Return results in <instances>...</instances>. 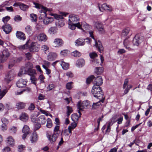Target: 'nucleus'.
Here are the masks:
<instances>
[{
  "label": "nucleus",
  "mask_w": 152,
  "mask_h": 152,
  "mask_svg": "<svg viewBox=\"0 0 152 152\" xmlns=\"http://www.w3.org/2000/svg\"><path fill=\"white\" fill-rule=\"evenodd\" d=\"M102 88L99 86L94 85L91 90V92L95 97L99 99L103 98V93Z\"/></svg>",
  "instance_id": "nucleus-1"
},
{
  "label": "nucleus",
  "mask_w": 152,
  "mask_h": 152,
  "mask_svg": "<svg viewBox=\"0 0 152 152\" xmlns=\"http://www.w3.org/2000/svg\"><path fill=\"white\" fill-rule=\"evenodd\" d=\"M89 104V102L88 101L86 100L83 101L82 102H78L77 104V109H79L78 112L80 116L81 113L80 111H83V109H87Z\"/></svg>",
  "instance_id": "nucleus-2"
},
{
  "label": "nucleus",
  "mask_w": 152,
  "mask_h": 152,
  "mask_svg": "<svg viewBox=\"0 0 152 152\" xmlns=\"http://www.w3.org/2000/svg\"><path fill=\"white\" fill-rule=\"evenodd\" d=\"M42 9H43L45 11H43L42 13H44V17H45L43 20V22L45 24L47 25L53 21V19L52 17L48 18L46 17L47 14L46 12L47 11H49L48 9L44 7H42Z\"/></svg>",
  "instance_id": "nucleus-3"
},
{
  "label": "nucleus",
  "mask_w": 152,
  "mask_h": 152,
  "mask_svg": "<svg viewBox=\"0 0 152 152\" xmlns=\"http://www.w3.org/2000/svg\"><path fill=\"white\" fill-rule=\"evenodd\" d=\"M10 56L9 52L7 49L4 50L1 54L0 55V62L1 63L5 62Z\"/></svg>",
  "instance_id": "nucleus-4"
},
{
  "label": "nucleus",
  "mask_w": 152,
  "mask_h": 152,
  "mask_svg": "<svg viewBox=\"0 0 152 152\" xmlns=\"http://www.w3.org/2000/svg\"><path fill=\"white\" fill-rule=\"evenodd\" d=\"M15 75V73L13 70H11L7 73L5 78V80L8 83L13 78Z\"/></svg>",
  "instance_id": "nucleus-5"
},
{
  "label": "nucleus",
  "mask_w": 152,
  "mask_h": 152,
  "mask_svg": "<svg viewBox=\"0 0 152 152\" xmlns=\"http://www.w3.org/2000/svg\"><path fill=\"white\" fill-rule=\"evenodd\" d=\"M79 18L77 15H71L69 16L68 22L76 24L77 22L79 21Z\"/></svg>",
  "instance_id": "nucleus-6"
},
{
  "label": "nucleus",
  "mask_w": 152,
  "mask_h": 152,
  "mask_svg": "<svg viewBox=\"0 0 152 152\" xmlns=\"http://www.w3.org/2000/svg\"><path fill=\"white\" fill-rule=\"evenodd\" d=\"M47 137L49 140L50 141V142L51 143L54 142L57 139L58 135V133H54L51 136L50 134L49 133H47L46 134Z\"/></svg>",
  "instance_id": "nucleus-7"
},
{
  "label": "nucleus",
  "mask_w": 152,
  "mask_h": 152,
  "mask_svg": "<svg viewBox=\"0 0 152 152\" xmlns=\"http://www.w3.org/2000/svg\"><path fill=\"white\" fill-rule=\"evenodd\" d=\"M98 7L99 10L101 12H103L105 10L111 11L112 10V8L111 7L105 3L101 5V6L98 4Z\"/></svg>",
  "instance_id": "nucleus-8"
},
{
  "label": "nucleus",
  "mask_w": 152,
  "mask_h": 152,
  "mask_svg": "<svg viewBox=\"0 0 152 152\" xmlns=\"http://www.w3.org/2000/svg\"><path fill=\"white\" fill-rule=\"evenodd\" d=\"M94 26L98 30L100 34H103L104 33V29L103 25L101 23L99 22H95Z\"/></svg>",
  "instance_id": "nucleus-9"
},
{
  "label": "nucleus",
  "mask_w": 152,
  "mask_h": 152,
  "mask_svg": "<svg viewBox=\"0 0 152 152\" xmlns=\"http://www.w3.org/2000/svg\"><path fill=\"white\" fill-rule=\"evenodd\" d=\"M26 83L27 82L26 80L20 79L17 82L16 85L19 88H22L26 86Z\"/></svg>",
  "instance_id": "nucleus-10"
},
{
  "label": "nucleus",
  "mask_w": 152,
  "mask_h": 152,
  "mask_svg": "<svg viewBox=\"0 0 152 152\" xmlns=\"http://www.w3.org/2000/svg\"><path fill=\"white\" fill-rule=\"evenodd\" d=\"M63 44L62 40L60 38L55 39L53 42V46L55 47H60L62 46Z\"/></svg>",
  "instance_id": "nucleus-11"
},
{
  "label": "nucleus",
  "mask_w": 152,
  "mask_h": 152,
  "mask_svg": "<svg viewBox=\"0 0 152 152\" xmlns=\"http://www.w3.org/2000/svg\"><path fill=\"white\" fill-rule=\"evenodd\" d=\"M22 132L23 133V134L22 136V139L23 140L25 139L27 135L29 133V128L27 125H25L22 129Z\"/></svg>",
  "instance_id": "nucleus-12"
},
{
  "label": "nucleus",
  "mask_w": 152,
  "mask_h": 152,
  "mask_svg": "<svg viewBox=\"0 0 152 152\" xmlns=\"http://www.w3.org/2000/svg\"><path fill=\"white\" fill-rule=\"evenodd\" d=\"M37 43L36 42H34L31 43L30 47L29 50L31 52H38L39 48L37 46Z\"/></svg>",
  "instance_id": "nucleus-13"
},
{
  "label": "nucleus",
  "mask_w": 152,
  "mask_h": 152,
  "mask_svg": "<svg viewBox=\"0 0 152 152\" xmlns=\"http://www.w3.org/2000/svg\"><path fill=\"white\" fill-rule=\"evenodd\" d=\"M37 39L39 41L45 42L47 40L48 37L44 33H41L37 36Z\"/></svg>",
  "instance_id": "nucleus-14"
},
{
  "label": "nucleus",
  "mask_w": 152,
  "mask_h": 152,
  "mask_svg": "<svg viewBox=\"0 0 152 152\" xmlns=\"http://www.w3.org/2000/svg\"><path fill=\"white\" fill-rule=\"evenodd\" d=\"M103 83V80L102 77L100 76H97L94 82V85L100 86Z\"/></svg>",
  "instance_id": "nucleus-15"
},
{
  "label": "nucleus",
  "mask_w": 152,
  "mask_h": 152,
  "mask_svg": "<svg viewBox=\"0 0 152 152\" xmlns=\"http://www.w3.org/2000/svg\"><path fill=\"white\" fill-rule=\"evenodd\" d=\"M2 29L6 34H8L11 31L12 28L10 24H6L2 27Z\"/></svg>",
  "instance_id": "nucleus-16"
},
{
  "label": "nucleus",
  "mask_w": 152,
  "mask_h": 152,
  "mask_svg": "<svg viewBox=\"0 0 152 152\" xmlns=\"http://www.w3.org/2000/svg\"><path fill=\"white\" fill-rule=\"evenodd\" d=\"M75 45L77 46H83L85 44V39H84L79 38L75 42Z\"/></svg>",
  "instance_id": "nucleus-17"
},
{
  "label": "nucleus",
  "mask_w": 152,
  "mask_h": 152,
  "mask_svg": "<svg viewBox=\"0 0 152 152\" xmlns=\"http://www.w3.org/2000/svg\"><path fill=\"white\" fill-rule=\"evenodd\" d=\"M142 41V39L138 35H136L133 40L134 45H138Z\"/></svg>",
  "instance_id": "nucleus-18"
},
{
  "label": "nucleus",
  "mask_w": 152,
  "mask_h": 152,
  "mask_svg": "<svg viewBox=\"0 0 152 152\" xmlns=\"http://www.w3.org/2000/svg\"><path fill=\"white\" fill-rule=\"evenodd\" d=\"M85 64V60L82 58L79 59L76 62V66L78 67H81Z\"/></svg>",
  "instance_id": "nucleus-19"
},
{
  "label": "nucleus",
  "mask_w": 152,
  "mask_h": 152,
  "mask_svg": "<svg viewBox=\"0 0 152 152\" xmlns=\"http://www.w3.org/2000/svg\"><path fill=\"white\" fill-rule=\"evenodd\" d=\"M16 34L17 38L19 39L23 40L26 39L24 34L21 31H17Z\"/></svg>",
  "instance_id": "nucleus-20"
},
{
  "label": "nucleus",
  "mask_w": 152,
  "mask_h": 152,
  "mask_svg": "<svg viewBox=\"0 0 152 152\" xmlns=\"http://www.w3.org/2000/svg\"><path fill=\"white\" fill-rule=\"evenodd\" d=\"M46 118L44 115H40L37 119V122L40 124H44L46 122Z\"/></svg>",
  "instance_id": "nucleus-21"
},
{
  "label": "nucleus",
  "mask_w": 152,
  "mask_h": 152,
  "mask_svg": "<svg viewBox=\"0 0 152 152\" xmlns=\"http://www.w3.org/2000/svg\"><path fill=\"white\" fill-rule=\"evenodd\" d=\"M56 54L54 53H50L47 57V59L49 61H53L57 57Z\"/></svg>",
  "instance_id": "nucleus-22"
},
{
  "label": "nucleus",
  "mask_w": 152,
  "mask_h": 152,
  "mask_svg": "<svg viewBox=\"0 0 152 152\" xmlns=\"http://www.w3.org/2000/svg\"><path fill=\"white\" fill-rule=\"evenodd\" d=\"M38 139V136L35 132H34L31 136L30 141L32 143L36 142Z\"/></svg>",
  "instance_id": "nucleus-23"
},
{
  "label": "nucleus",
  "mask_w": 152,
  "mask_h": 152,
  "mask_svg": "<svg viewBox=\"0 0 152 152\" xmlns=\"http://www.w3.org/2000/svg\"><path fill=\"white\" fill-rule=\"evenodd\" d=\"M24 73L28 74L30 76L36 75H37L35 70L32 69L27 70L26 71H24Z\"/></svg>",
  "instance_id": "nucleus-24"
},
{
  "label": "nucleus",
  "mask_w": 152,
  "mask_h": 152,
  "mask_svg": "<svg viewBox=\"0 0 152 152\" xmlns=\"http://www.w3.org/2000/svg\"><path fill=\"white\" fill-rule=\"evenodd\" d=\"M33 64L31 62H28L26 63L23 69H24V71H26L27 70L33 69Z\"/></svg>",
  "instance_id": "nucleus-25"
},
{
  "label": "nucleus",
  "mask_w": 152,
  "mask_h": 152,
  "mask_svg": "<svg viewBox=\"0 0 152 152\" xmlns=\"http://www.w3.org/2000/svg\"><path fill=\"white\" fill-rule=\"evenodd\" d=\"M95 45L96 48L98 49L100 53H101L102 51H103L104 49L101 43L99 41L98 42H97L96 40H95Z\"/></svg>",
  "instance_id": "nucleus-26"
},
{
  "label": "nucleus",
  "mask_w": 152,
  "mask_h": 152,
  "mask_svg": "<svg viewBox=\"0 0 152 152\" xmlns=\"http://www.w3.org/2000/svg\"><path fill=\"white\" fill-rule=\"evenodd\" d=\"M59 64L64 70H67L69 68V64L68 63L65 62L63 61H61Z\"/></svg>",
  "instance_id": "nucleus-27"
},
{
  "label": "nucleus",
  "mask_w": 152,
  "mask_h": 152,
  "mask_svg": "<svg viewBox=\"0 0 152 152\" xmlns=\"http://www.w3.org/2000/svg\"><path fill=\"white\" fill-rule=\"evenodd\" d=\"M25 31L29 35L32 34L33 32L32 27L29 26H27L25 28Z\"/></svg>",
  "instance_id": "nucleus-28"
},
{
  "label": "nucleus",
  "mask_w": 152,
  "mask_h": 152,
  "mask_svg": "<svg viewBox=\"0 0 152 152\" xmlns=\"http://www.w3.org/2000/svg\"><path fill=\"white\" fill-rule=\"evenodd\" d=\"M20 119L24 122H26L28 120V116L25 113H22L20 116Z\"/></svg>",
  "instance_id": "nucleus-29"
},
{
  "label": "nucleus",
  "mask_w": 152,
  "mask_h": 152,
  "mask_svg": "<svg viewBox=\"0 0 152 152\" xmlns=\"http://www.w3.org/2000/svg\"><path fill=\"white\" fill-rule=\"evenodd\" d=\"M77 126V124L75 122H74L72 123L71 125L69 126L68 127L69 133L70 134L72 133V130L75 129Z\"/></svg>",
  "instance_id": "nucleus-30"
},
{
  "label": "nucleus",
  "mask_w": 152,
  "mask_h": 152,
  "mask_svg": "<svg viewBox=\"0 0 152 152\" xmlns=\"http://www.w3.org/2000/svg\"><path fill=\"white\" fill-rule=\"evenodd\" d=\"M16 106L18 109H22L25 108L26 104L23 102H19L16 103Z\"/></svg>",
  "instance_id": "nucleus-31"
},
{
  "label": "nucleus",
  "mask_w": 152,
  "mask_h": 152,
  "mask_svg": "<svg viewBox=\"0 0 152 152\" xmlns=\"http://www.w3.org/2000/svg\"><path fill=\"white\" fill-rule=\"evenodd\" d=\"M58 29L56 27H51L48 30V32L50 34H55L57 33Z\"/></svg>",
  "instance_id": "nucleus-32"
},
{
  "label": "nucleus",
  "mask_w": 152,
  "mask_h": 152,
  "mask_svg": "<svg viewBox=\"0 0 152 152\" xmlns=\"http://www.w3.org/2000/svg\"><path fill=\"white\" fill-rule=\"evenodd\" d=\"M17 130V127L15 126H12L9 129V132L12 134H15Z\"/></svg>",
  "instance_id": "nucleus-33"
},
{
  "label": "nucleus",
  "mask_w": 152,
  "mask_h": 152,
  "mask_svg": "<svg viewBox=\"0 0 152 152\" xmlns=\"http://www.w3.org/2000/svg\"><path fill=\"white\" fill-rule=\"evenodd\" d=\"M29 7L28 5L21 3L20 8L21 10L23 11H26L28 9Z\"/></svg>",
  "instance_id": "nucleus-34"
},
{
  "label": "nucleus",
  "mask_w": 152,
  "mask_h": 152,
  "mask_svg": "<svg viewBox=\"0 0 152 152\" xmlns=\"http://www.w3.org/2000/svg\"><path fill=\"white\" fill-rule=\"evenodd\" d=\"M7 143L10 145H12L14 144L15 141L13 138L11 136L8 137L7 138Z\"/></svg>",
  "instance_id": "nucleus-35"
},
{
  "label": "nucleus",
  "mask_w": 152,
  "mask_h": 152,
  "mask_svg": "<svg viewBox=\"0 0 152 152\" xmlns=\"http://www.w3.org/2000/svg\"><path fill=\"white\" fill-rule=\"evenodd\" d=\"M130 31V29L129 28H127L124 29L123 31L122 35L124 37L128 35Z\"/></svg>",
  "instance_id": "nucleus-36"
},
{
  "label": "nucleus",
  "mask_w": 152,
  "mask_h": 152,
  "mask_svg": "<svg viewBox=\"0 0 152 152\" xmlns=\"http://www.w3.org/2000/svg\"><path fill=\"white\" fill-rule=\"evenodd\" d=\"M79 118L77 114L76 113L73 114L71 116V119L74 122L77 121L79 119Z\"/></svg>",
  "instance_id": "nucleus-37"
},
{
  "label": "nucleus",
  "mask_w": 152,
  "mask_h": 152,
  "mask_svg": "<svg viewBox=\"0 0 152 152\" xmlns=\"http://www.w3.org/2000/svg\"><path fill=\"white\" fill-rule=\"evenodd\" d=\"M103 71V68L102 67L96 68L95 70V72L97 75L102 74Z\"/></svg>",
  "instance_id": "nucleus-38"
},
{
  "label": "nucleus",
  "mask_w": 152,
  "mask_h": 152,
  "mask_svg": "<svg viewBox=\"0 0 152 152\" xmlns=\"http://www.w3.org/2000/svg\"><path fill=\"white\" fill-rule=\"evenodd\" d=\"M104 102V100H99L98 102L94 103L92 106V109L96 108L97 106L100 105L101 104V103H103Z\"/></svg>",
  "instance_id": "nucleus-39"
},
{
  "label": "nucleus",
  "mask_w": 152,
  "mask_h": 152,
  "mask_svg": "<svg viewBox=\"0 0 152 152\" xmlns=\"http://www.w3.org/2000/svg\"><path fill=\"white\" fill-rule=\"evenodd\" d=\"M124 44L125 48L130 50V48L129 46L130 45V42L127 39H125L124 42Z\"/></svg>",
  "instance_id": "nucleus-40"
},
{
  "label": "nucleus",
  "mask_w": 152,
  "mask_h": 152,
  "mask_svg": "<svg viewBox=\"0 0 152 152\" xmlns=\"http://www.w3.org/2000/svg\"><path fill=\"white\" fill-rule=\"evenodd\" d=\"M71 55L75 57H79L81 55V53L77 50H75L71 53Z\"/></svg>",
  "instance_id": "nucleus-41"
},
{
  "label": "nucleus",
  "mask_w": 152,
  "mask_h": 152,
  "mask_svg": "<svg viewBox=\"0 0 152 152\" xmlns=\"http://www.w3.org/2000/svg\"><path fill=\"white\" fill-rule=\"evenodd\" d=\"M46 126L48 128H50L52 126V123L51 119L48 118L47 120Z\"/></svg>",
  "instance_id": "nucleus-42"
},
{
  "label": "nucleus",
  "mask_w": 152,
  "mask_h": 152,
  "mask_svg": "<svg viewBox=\"0 0 152 152\" xmlns=\"http://www.w3.org/2000/svg\"><path fill=\"white\" fill-rule=\"evenodd\" d=\"M30 17L32 21L35 22L37 21V17L36 14L34 13L31 14L30 15Z\"/></svg>",
  "instance_id": "nucleus-43"
},
{
  "label": "nucleus",
  "mask_w": 152,
  "mask_h": 152,
  "mask_svg": "<svg viewBox=\"0 0 152 152\" xmlns=\"http://www.w3.org/2000/svg\"><path fill=\"white\" fill-rule=\"evenodd\" d=\"M56 26H59L60 27H61L64 25V23L63 21V19L59 20L58 22L56 21Z\"/></svg>",
  "instance_id": "nucleus-44"
},
{
  "label": "nucleus",
  "mask_w": 152,
  "mask_h": 152,
  "mask_svg": "<svg viewBox=\"0 0 152 152\" xmlns=\"http://www.w3.org/2000/svg\"><path fill=\"white\" fill-rule=\"evenodd\" d=\"M7 91L6 90L1 91V87L0 85V99H1L6 93Z\"/></svg>",
  "instance_id": "nucleus-45"
},
{
  "label": "nucleus",
  "mask_w": 152,
  "mask_h": 152,
  "mask_svg": "<svg viewBox=\"0 0 152 152\" xmlns=\"http://www.w3.org/2000/svg\"><path fill=\"white\" fill-rule=\"evenodd\" d=\"M25 146L22 145H20L18 146V150L19 152H21L25 150Z\"/></svg>",
  "instance_id": "nucleus-46"
},
{
  "label": "nucleus",
  "mask_w": 152,
  "mask_h": 152,
  "mask_svg": "<svg viewBox=\"0 0 152 152\" xmlns=\"http://www.w3.org/2000/svg\"><path fill=\"white\" fill-rule=\"evenodd\" d=\"M73 82H68L66 84V88L68 90H70L73 88Z\"/></svg>",
  "instance_id": "nucleus-47"
},
{
  "label": "nucleus",
  "mask_w": 152,
  "mask_h": 152,
  "mask_svg": "<svg viewBox=\"0 0 152 152\" xmlns=\"http://www.w3.org/2000/svg\"><path fill=\"white\" fill-rule=\"evenodd\" d=\"M119 115H115L111 119V122H113V124L116 122L117 121V119L119 117Z\"/></svg>",
  "instance_id": "nucleus-48"
},
{
  "label": "nucleus",
  "mask_w": 152,
  "mask_h": 152,
  "mask_svg": "<svg viewBox=\"0 0 152 152\" xmlns=\"http://www.w3.org/2000/svg\"><path fill=\"white\" fill-rule=\"evenodd\" d=\"M56 87V86L53 84H50L47 87V89L48 91H50L52 90L53 89Z\"/></svg>",
  "instance_id": "nucleus-49"
},
{
  "label": "nucleus",
  "mask_w": 152,
  "mask_h": 152,
  "mask_svg": "<svg viewBox=\"0 0 152 152\" xmlns=\"http://www.w3.org/2000/svg\"><path fill=\"white\" fill-rule=\"evenodd\" d=\"M83 27L86 30H88L91 28V26L88 24L84 22L82 23Z\"/></svg>",
  "instance_id": "nucleus-50"
},
{
  "label": "nucleus",
  "mask_w": 152,
  "mask_h": 152,
  "mask_svg": "<svg viewBox=\"0 0 152 152\" xmlns=\"http://www.w3.org/2000/svg\"><path fill=\"white\" fill-rule=\"evenodd\" d=\"M1 121L3 124H8L9 123V120L5 117H3L1 118Z\"/></svg>",
  "instance_id": "nucleus-51"
},
{
  "label": "nucleus",
  "mask_w": 152,
  "mask_h": 152,
  "mask_svg": "<svg viewBox=\"0 0 152 152\" xmlns=\"http://www.w3.org/2000/svg\"><path fill=\"white\" fill-rule=\"evenodd\" d=\"M69 27L70 29L72 30H74L76 28V24L73 23L68 22Z\"/></svg>",
  "instance_id": "nucleus-52"
},
{
  "label": "nucleus",
  "mask_w": 152,
  "mask_h": 152,
  "mask_svg": "<svg viewBox=\"0 0 152 152\" xmlns=\"http://www.w3.org/2000/svg\"><path fill=\"white\" fill-rule=\"evenodd\" d=\"M66 108H67V114L68 116H69L70 114L73 112V110L72 108L70 107L69 106H67Z\"/></svg>",
  "instance_id": "nucleus-53"
},
{
  "label": "nucleus",
  "mask_w": 152,
  "mask_h": 152,
  "mask_svg": "<svg viewBox=\"0 0 152 152\" xmlns=\"http://www.w3.org/2000/svg\"><path fill=\"white\" fill-rule=\"evenodd\" d=\"M54 17L58 20H61V19H63L64 18L63 16L62 15L56 14H55Z\"/></svg>",
  "instance_id": "nucleus-54"
},
{
  "label": "nucleus",
  "mask_w": 152,
  "mask_h": 152,
  "mask_svg": "<svg viewBox=\"0 0 152 152\" xmlns=\"http://www.w3.org/2000/svg\"><path fill=\"white\" fill-rule=\"evenodd\" d=\"M89 56L91 58L93 59L97 56V54L96 53L93 52L90 53Z\"/></svg>",
  "instance_id": "nucleus-55"
},
{
  "label": "nucleus",
  "mask_w": 152,
  "mask_h": 152,
  "mask_svg": "<svg viewBox=\"0 0 152 152\" xmlns=\"http://www.w3.org/2000/svg\"><path fill=\"white\" fill-rule=\"evenodd\" d=\"M94 78V75H91L86 80V82L87 84L90 83Z\"/></svg>",
  "instance_id": "nucleus-56"
},
{
  "label": "nucleus",
  "mask_w": 152,
  "mask_h": 152,
  "mask_svg": "<svg viewBox=\"0 0 152 152\" xmlns=\"http://www.w3.org/2000/svg\"><path fill=\"white\" fill-rule=\"evenodd\" d=\"M21 19L22 18L19 15H16L14 18V20L15 21H20Z\"/></svg>",
  "instance_id": "nucleus-57"
},
{
  "label": "nucleus",
  "mask_w": 152,
  "mask_h": 152,
  "mask_svg": "<svg viewBox=\"0 0 152 152\" xmlns=\"http://www.w3.org/2000/svg\"><path fill=\"white\" fill-rule=\"evenodd\" d=\"M68 51L67 50L61 51L60 52V54L61 56H65L67 55L68 54Z\"/></svg>",
  "instance_id": "nucleus-58"
},
{
  "label": "nucleus",
  "mask_w": 152,
  "mask_h": 152,
  "mask_svg": "<svg viewBox=\"0 0 152 152\" xmlns=\"http://www.w3.org/2000/svg\"><path fill=\"white\" fill-rule=\"evenodd\" d=\"M10 19V17L7 16L4 17H3L2 19V21L4 23H6Z\"/></svg>",
  "instance_id": "nucleus-59"
},
{
  "label": "nucleus",
  "mask_w": 152,
  "mask_h": 152,
  "mask_svg": "<svg viewBox=\"0 0 152 152\" xmlns=\"http://www.w3.org/2000/svg\"><path fill=\"white\" fill-rule=\"evenodd\" d=\"M45 79L44 76L42 75H40L38 79L40 81L41 83H44V79Z\"/></svg>",
  "instance_id": "nucleus-60"
},
{
  "label": "nucleus",
  "mask_w": 152,
  "mask_h": 152,
  "mask_svg": "<svg viewBox=\"0 0 152 152\" xmlns=\"http://www.w3.org/2000/svg\"><path fill=\"white\" fill-rule=\"evenodd\" d=\"M65 75L69 78H71L73 76V75L72 73L70 71H69L66 72L65 74Z\"/></svg>",
  "instance_id": "nucleus-61"
},
{
  "label": "nucleus",
  "mask_w": 152,
  "mask_h": 152,
  "mask_svg": "<svg viewBox=\"0 0 152 152\" xmlns=\"http://www.w3.org/2000/svg\"><path fill=\"white\" fill-rule=\"evenodd\" d=\"M27 47V45L25 44L20 45L18 47V48L19 49L21 50H23L25 49H26Z\"/></svg>",
  "instance_id": "nucleus-62"
},
{
  "label": "nucleus",
  "mask_w": 152,
  "mask_h": 152,
  "mask_svg": "<svg viewBox=\"0 0 152 152\" xmlns=\"http://www.w3.org/2000/svg\"><path fill=\"white\" fill-rule=\"evenodd\" d=\"M7 124H2L1 125V130L4 131L6 130L7 129Z\"/></svg>",
  "instance_id": "nucleus-63"
},
{
  "label": "nucleus",
  "mask_w": 152,
  "mask_h": 152,
  "mask_svg": "<svg viewBox=\"0 0 152 152\" xmlns=\"http://www.w3.org/2000/svg\"><path fill=\"white\" fill-rule=\"evenodd\" d=\"M43 61L44 64L42 66H44L46 68H47L50 66V63L49 62L46 60H44Z\"/></svg>",
  "instance_id": "nucleus-64"
}]
</instances>
